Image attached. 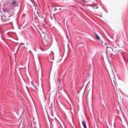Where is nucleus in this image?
Here are the masks:
<instances>
[{
    "mask_svg": "<svg viewBox=\"0 0 128 128\" xmlns=\"http://www.w3.org/2000/svg\"><path fill=\"white\" fill-rule=\"evenodd\" d=\"M50 38H48V34H46L44 36V44L46 46H48V44H50Z\"/></svg>",
    "mask_w": 128,
    "mask_h": 128,
    "instance_id": "1",
    "label": "nucleus"
},
{
    "mask_svg": "<svg viewBox=\"0 0 128 128\" xmlns=\"http://www.w3.org/2000/svg\"><path fill=\"white\" fill-rule=\"evenodd\" d=\"M11 6L16 8V6H18V2L16 0H13L11 2Z\"/></svg>",
    "mask_w": 128,
    "mask_h": 128,
    "instance_id": "2",
    "label": "nucleus"
},
{
    "mask_svg": "<svg viewBox=\"0 0 128 128\" xmlns=\"http://www.w3.org/2000/svg\"><path fill=\"white\" fill-rule=\"evenodd\" d=\"M112 48L110 47H106V52H112Z\"/></svg>",
    "mask_w": 128,
    "mask_h": 128,
    "instance_id": "3",
    "label": "nucleus"
},
{
    "mask_svg": "<svg viewBox=\"0 0 128 128\" xmlns=\"http://www.w3.org/2000/svg\"><path fill=\"white\" fill-rule=\"evenodd\" d=\"M82 124L84 128H88L86 127V121L82 120Z\"/></svg>",
    "mask_w": 128,
    "mask_h": 128,
    "instance_id": "4",
    "label": "nucleus"
},
{
    "mask_svg": "<svg viewBox=\"0 0 128 128\" xmlns=\"http://www.w3.org/2000/svg\"><path fill=\"white\" fill-rule=\"evenodd\" d=\"M32 124L36 126V120L34 118H32V120H31V126H32Z\"/></svg>",
    "mask_w": 128,
    "mask_h": 128,
    "instance_id": "5",
    "label": "nucleus"
},
{
    "mask_svg": "<svg viewBox=\"0 0 128 128\" xmlns=\"http://www.w3.org/2000/svg\"><path fill=\"white\" fill-rule=\"evenodd\" d=\"M6 16H2L1 17V20L2 22H8V20H6Z\"/></svg>",
    "mask_w": 128,
    "mask_h": 128,
    "instance_id": "6",
    "label": "nucleus"
},
{
    "mask_svg": "<svg viewBox=\"0 0 128 128\" xmlns=\"http://www.w3.org/2000/svg\"><path fill=\"white\" fill-rule=\"evenodd\" d=\"M94 35H95V36H96V38L98 40H100V37L98 36V34H96V32H95L94 33Z\"/></svg>",
    "mask_w": 128,
    "mask_h": 128,
    "instance_id": "7",
    "label": "nucleus"
},
{
    "mask_svg": "<svg viewBox=\"0 0 128 128\" xmlns=\"http://www.w3.org/2000/svg\"><path fill=\"white\" fill-rule=\"evenodd\" d=\"M32 128H42V127L40 126V125L39 124V126H38V127L37 128L36 126H34L32 127Z\"/></svg>",
    "mask_w": 128,
    "mask_h": 128,
    "instance_id": "8",
    "label": "nucleus"
},
{
    "mask_svg": "<svg viewBox=\"0 0 128 128\" xmlns=\"http://www.w3.org/2000/svg\"><path fill=\"white\" fill-rule=\"evenodd\" d=\"M58 10V6H57L56 8H54V12H56V10Z\"/></svg>",
    "mask_w": 128,
    "mask_h": 128,
    "instance_id": "9",
    "label": "nucleus"
},
{
    "mask_svg": "<svg viewBox=\"0 0 128 128\" xmlns=\"http://www.w3.org/2000/svg\"><path fill=\"white\" fill-rule=\"evenodd\" d=\"M42 30H46V27L44 26H43Z\"/></svg>",
    "mask_w": 128,
    "mask_h": 128,
    "instance_id": "10",
    "label": "nucleus"
},
{
    "mask_svg": "<svg viewBox=\"0 0 128 128\" xmlns=\"http://www.w3.org/2000/svg\"><path fill=\"white\" fill-rule=\"evenodd\" d=\"M58 10H62V8H60V6H58Z\"/></svg>",
    "mask_w": 128,
    "mask_h": 128,
    "instance_id": "11",
    "label": "nucleus"
},
{
    "mask_svg": "<svg viewBox=\"0 0 128 128\" xmlns=\"http://www.w3.org/2000/svg\"><path fill=\"white\" fill-rule=\"evenodd\" d=\"M58 82H60V79H59V80H58Z\"/></svg>",
    "mask_w": 128,
    "mask_h": 128,
    "instance_id": "12",
    "label": "nucleus"
},
{
    "mask_svg": "<svg viewBox=\"0 0 128 128\" xmlns=\"http://www.w3.org/2000/svg\"><path fill=\"white\" fill-rule=\"evenodd\" d=\"M10 34V33H9V32H8V34Z\"/></svg>",
    "mask_w": 128,
    "mask_h": 128,
    "instance_id": "13",
    "label": "nucleus"
},
{
    "mask_svg": "<svg viewBox=\"0 0 128 128\" xmlns=\"http://www.w3.org/2000/svg\"><path fill=\"white\" fill-rule=\"evenodd\" d=\"M43 34H44V32H43Z\"/></svg>",
    "mask_w": 128,
    "mask_h": 128,
    "instance_id": "14",
    "label": "nucleus"
},
{
    "mask_svg": "<svg viewBox=\"0 0 128 128\" xmlns=\"http://www.w3.org/2000/svg\"><path fill=\"white\" fill-rule=\"evenodd\" d=\"M2 38V40H4L3 38Z\"/></svg>",
    "mask_w": 128,
    "mask_h": 128,
    "instance_id": "15",
    "label": "nucleus"
}]
</instances>
